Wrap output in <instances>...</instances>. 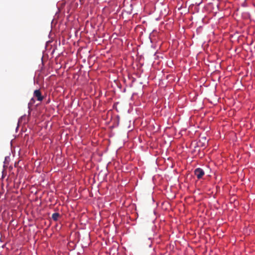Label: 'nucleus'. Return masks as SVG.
Wrapping results in <instances>:
<instances>
[{"label":"nucleus","instance_id":"1","mask_svg":"<svg viewBox=\"0 0 255 255\" xmlns=\"http://www.w3.org/2000/svg\"><path fill=\"white\" fill-rule=\"evenodd\" d=\"M194 174L198 179H201L204 175L205 173L202 169L198 168L194 170Z\"/></svg>","mask_w":255,"mask_h":255},{"label":"nucleus","instance_id":"2","mask_svg":"<svg viewBox=\"0 0 255 255\" xmlns=\"http://www.w3.org/2000/svg\"><path fill=\"white\" fill-rule=\"evenodd\" d=\"M34 97L37 99L39 101H42L43 99V97L41 95L40 90H36L34 91Z\"/></svg>","mask_w":255,"mask_h":255},{"label":"nucleus","instance_id":"3","mask_svg":"<svg viewBox=\"0 0 255 255\" xmlns=\"http://www.w3.org/2000/svg\"><path fill=\"white\" fill-rule=\"evenodd\" d=\"M59 217L60 214L58 213H54L52 215V218L55 221H57Z\"/></svg>","mask_w":255,"mask_h":255},{"label":"nucleus","instance_id":"4","mask_svg":"<svg viewBox=\"0 0 255 255\" xmlns=\"http://www.w3.org/2000/svg\"><path fill=\"white\" fill-rule=\"evenodd\" d=\"M31 101H32L33 102H34V101L33 98H32V99H31Z\"/></svg>","mask_w":255,"mask_h":255}]
</instances>
